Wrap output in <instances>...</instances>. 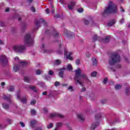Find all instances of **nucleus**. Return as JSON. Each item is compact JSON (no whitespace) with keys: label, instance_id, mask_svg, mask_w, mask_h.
I'll return each instance as SVG.
<instances>
[{"label":"nucleus","instance_id":"f257e3e1","mask_svg":"<svg viewBox=\"0 0 130 130\" xmlns=\"http://www.w3.org/2000/svg\"><path fill=\"white\" fill-rule=\"evenodd\" d=\"M75 73L76 74L74 80L76 81V84L78 83V84H80L81 86H83V82L82 81V80H85V81L88 82V80L87 76L85 74H81V69L78 68L75 71Z\"/></svg>","mask_w":130,"mask_h":130},{"label":"nucleus","instance_id":"f03ea898","mask_svg":"<svg viewBox=\"0 0 130 130\" xmlns=\"http://www.w3.org/2000/svg\"><path fill=\"white\" fill-rule=\"evenodd\" d=\"M120 61V56L117 53H114L112 54L109 60V63L110 66H109V69H110L111 71L114 72V70L111 68V66H113L116 62H119Z\"/></svg>","mask_w":130,"mask_h":130},{"label":"nucleus","instance_id":"7ed1b4c3","mask_svg":"<svg viewBox=\"0 0 130 130\" xmlns=\"http://www.w3.org/2000/svg\"><path fill=\"white\" fill-rule=\"evenodd\" d=\"M117 9H116V6L113 4V2L110 1L109 3V5L107 7L104 12V14H111L112 13H117Z\"/></svg>","mask_w":130,"mask_h":130},{"label":"nucleus","instance_id":"20e7f679","mask_svg":"<svg viewBox=\"0 0 130 130\" xmlns=\"http://www.w3.org/2000/svg\"><path fill=\"white\" fill-rule=\"evenodd\" d=\"M24 44L27 46H32L34 44V40L31 38V35L30 33H27L24 36L23 39Z\"/></svg>","mask_w":130,"mask_h":130},{"label":"nucleus","instance_id":"39448f33","mask_svg":"<svg viewBox=\"0 0 130 130\" xmlns=\"http://www.w3.org/2000/svg\"><path fill=\"white\" fill-rule=\"evenodd\" d=\"M13 50L15 52L23 53L24 51H26V46L24 45H16L13 46Z\"/></svg>","mask_w":130,"mask_h":130},{"label":"nucleus","instance_id":"423d86ee","mask_svg":"<svg viewBox=\"0 0 130 130\" xmlns=\"http://www.w3.org/2000/svg\"><path fill=\"white\" fill-rule=\"evenodd\" d=\"M64 55L67 59H70V60H73V59H74L73 57L71 56V54H73V52H69L67 49H64Z\"/></svg>","mask_w":130,"mask_h":130},{"label":"nucleus","instance_id":"0eeeda50","mask_svg":"<svg viewBox=\"0 0 130 130\" xmlns=\"http://www.w3.org/2000/svg\"><path fill=\"white\" fill-rule=\"evenodd\" d=\"M0 62L3 66L8 63V58H7V56H6V55H2L0 56Z\"/></svg>","mask_w":130,"mask_h":130},{"label":"nucleus","instance_id":"6e6552de","mask_svg":"<svg viewBox=\"0 0 130 130\" xmlns=\"http://www.w3.org/2000/svg\"><path fill=\"white\" fill-rule=\"evenodd\" d=\"M50 117L51 118H53L54 117H59V118H63L64 117V116H63V115L59 113H54L50 114Z\"/></svg>","mask_w":130,"mask_h":130},{"label":"nucleus","instance_id":"1a4fd4ad","mask_svg":"<svg viewBox=\"0 0 130 130\" xmlns=\"http://www.w3.org/2000/svg\"><path fill=\"white\" fill-rule=\"evenodd\" d=\"M19 93H20V91H18L17 92V98L18 100H20L21 102L22 103H26V101H27V97L24 96L21 99V96H20V95L19 94Z\"/></svg>","mask_w":130,"mask_h":130},{"label":"nucleus","instance_id":"9d476101","mask_svg":"<svg viewBox=\"0 0 130 130\" xmlns=\"http://www.w3.org/2000/svg\"><path fill=\"white\" fill-rule=\"evenodd\" d=\"M43 24L44 25H46V22L44 21V19L40 18L38 21L36 22V27L39 28L40 27V24Z\"/></svg>","mask_w":130,"mask_h":130},{"label":"nucleus","instance_id":"9b49d317","mask_svg":"<svg viewBox=\"0 0 130 130\" xmlns=\"http://www.w3.org/2000/svg\"><path fill=\"white\" fill-rule=\"evenodd\" d=\"M75 5H76V3L71 2L68 4V9H69V10H73L74 7H75Z\"/></svg>","mask_w":130,"mask_h":130},{"label":"nucleus","instance_id":"f8f14e48","mask_svg":"<svg viewBox=\"0 0 130 130\" xmlns=\"http://www.w3.org/2000/svg\"><path fill=\"white\" fill-rule=\"evenodd\" d=\"M77 117L80 121H84V120H85V117H84V115H83V114H78Z\"/></svg>","mask_w":130,"mask_h":130},{"label":"nucleus","instance_id":"ddd939ff","mask_svg":"<svg viewBox=\"0 0 130 130\" xmlns=\"http://www.w3.org/2000/svg\"><path fill=\"white\" fill-rule=\"evenodd\" d=\"M41 48L44 52H46V53H50V51H49V50H46L45 49L44 44H42Z\"/></svg>","mask_w":130,"mask_h":130},{"label":"nucleus","instance_id":"4468645a","mask_svg":"<svg viewBox=\"0 0 130 130\" xmlns=\"http://www.w3.org/2000/svg\"><path fill=\"white\" fill-rule=\"evenodd\" d=\"M99 124V123L98 122H94L92 123L91 126H90V130H94L96 127H97V126Z\"/></svg>","mask_w":130,"mask_h":130},{"label":"nucleus","instance_id":"2eb2a0df","mask_svg":"<svg viewBox=\"0 0 130 130\" xmlns=\"http://www.w3.org/2000/svg\"><path fill=\"white\" fill-rule=\"evenodd\" d=\"M62 125V123H61V122L56 123V127H55L54 130H59V128H60V127H61Z\"/></svg>","mask_w":130,"mask_h":130},{"label":"nucleus","instance_id":"dca6fc26","mask_svg":"<svg viewBox=\"0 0 130 130\" xmlns=\"http://www.w3.org/2000/svg\"><path fill=\"white\" fill-rule=\"evenodd\" d=\"M7 89L9 92H14L15 91V87L14 86L10 85L7 87Z\"/></svg>","mask_w":130,"mask_h":130},{"label":"nucleus","instance_id":"f3484780","mask_svg":"<svg viewBox=\"0 0 130 130\" xmlns=\"http://www.w3.org/2000/svg\"><path fill=\"white\" fill-rule=\"evenodd\" d=\"M3 99H5V100H10L12 99V95L10 94L8 95H4L3 96Z\"/></svg>","mask_w":130,"mask_h":130},{"label":"nucleus","instance_id":"a211bd4d","mask_svg":"<svg viewBox=\"0 0 130 130\" xmlns=\"http://www.w3.org/2000/svg\"><path fill=\"white\" fill-rule=\"evenodd\" d=\"M109 40H110V37L107 36L103 40V42H104V43H108V42H109Z\"/></svg>","mask_w":130,"mask_h":130},{"label":"nucleus","instance_id":"6ab92c4d","mask_svg":"<svg viewBox=\"0 0 130 130\" xmlns=\"http://www.w3.org/2000/svg\"><path fill=\"white\" fill-rule=\"evenodd\" d=\"M19 64L21 68H24L27 66V62L24 61H21L19 62Z\"/></svg>","mask_w":130,"mask_h":130},{"label":"nucleus","instance_id":"aec40b11","mask_svg":"<svg viewBox=\"0 0 130 130\" xmlns=\"http://www.w3.org/2000/svg\"><path fill=\"white\" fill-rule=\"evenodd\" d=\"M29 89L32 90L33 91H34L36 93H37L38 90H37V89H36V87H35L34 86H29Z\"/></svg>","mask_w":130,"mask_h":130},{"label":"nucleus","instance_id":"412c9836","mask_svg":"<svg viewBox=\"0 0 130 130\" xmlns=\"http://www.w3.org/2000/svg\"><path fill=\"white\" fill-rule=\"evenodd\" d=\"M60 63H61V61L59 59H57L54 62L55 66H58V64H60Z\"/></svg>","mask_w":130,"mask_h":130},{"label":"nucleus","instance_id":"4be33fe9","mask_svg":"<svg viewBox=\"0 0 130 130\" xmlns=\"http://www.w3.org/2000/svg\"><path fill=\"white\" fill-rule=\"evenodd\" d=\"M63 73H64V69H61L59 73V75L61 78H62L63 76Z\"/></svg>","mask_w":130,"mask_h":130},{"label":"nucleus","instance_id":"5701e85b","mask_svg":"<svg viewBox=\"0 0 130 130\" xmlns=\"http://www.w3.org/2000/svg\"><path fill=\"white\" fill-rule=\"evenodd\" d=\"M2 106L3 108H5V109H9V105L8 104L4 103L2 104Z\"/></svg>","mask_w":130,"mask_h":130},{"label":"nucleus","instance_id":"b1692460","mask_svg":"<svg viewBox=\"0 0 130 130\" xmlns=\"http://www.w3.org/2000/svg\"><path fill=\"white\" fill-rule=\"evenodd\" d=\"M116 21L114 20H112V21H111L108 23V26L109 27H110V26H113V25H114V23H116Z\"/></svg>","mask_w":130,"mask_h":130},{"label":"nucleus","instance_id":"393cba45","mask_svg":"<svg viewBox=\"0 0 130 130\" xmlns=\"http://www.w3.org/2000/svg\"><path fill=\"white\" fill-rule=\"evenodd\" d=\"M92 66H97V59H96V58H92Z\"/></svg>","mask_w":130,"mask_h":130},{"label":"nucleus","instance_id":"a878e982","mask_svg":"<svg viewBox=\"0 0 130 130\" xmlns=\"http://www.w3.org/2000/svg\"><path fill=\"white\" fill-rule=\"evenodd\" d=\"M24 81L26 82V83H29L30 82V77L28 76H25Z\"/></svg>","mask_w":130,"mask_h":130},{"label":"nucleus","instance_id":"bb28decb","mask_svg":"<svg viewBox=\"0 0 130 130\" xmlns=\"http://www.w3.org/2000/svg\"><path fill=\"white\" fill-rule=\"evenodd\" d=\"M67 69L68 71H73V67L71 64H68Z\"/></svg>","mask_w":130,"mask_h":130},{"label":"nucleus","instance_id":"cd10ccee","mask_svg":"<svg viewBox=\"0 0 130 130\" xmlns=\"http://www.w3.org/2000/svg\"><path fill=\"white\" fill-rule=\"evenodd\" d=\"M13 71L14 72H18V71H19V67L15 65L13 67Z\"/></svg>","mask_w":130,"mask_h":130},{"label":"nucleus","instance_id":"c85d7f7f","mask_svg":"<svg viewBox=\"0 0 130 130\" xmlns=\"http://www.w3.org/2000/svg\"><path fill=\"white\" fill-rule=\"evenodd\" d=\"M115 89H116V90H119V89H121V85L119 84H116L115 86Z\"/></svg>","mask_w":130,"mask_h":130},{"label":"nucleus","instance_id":"c756f323","mask_svg":"<svg viewBox=\"0 0 130 130\" xmlns=\"http://www.w3.org/2000/svg\"><path fill=\"white\" fill-rule=\"evenodd\" d=\"M53 36L54 38H58L59 37V35L57 32H55L53 35Z\"/></svg>","mask_w":130,"mask_h":130},{"label":"nucleus","instance_id":"7c9ffc66","mask_svg":"<svg viewBox=\"0 0 130 130\" xmlns=\"http://www.w3.org/2000/svg\"><path fill=\"white\" fill-rule=\"evenodd\" d=\"M53 126V124L52 123H51L47 125V127L49 129L50 128H52Z\"/></svg>","mask_w":130,"mask_h":130},{"label":"nucleus","instance_id":"2f4dec72","mask_svg":"<svg viewBox=\"0 0 130 130\" xmlns=\"http://www.w3.org/2000/svg\"><path fill=\"white\" fill-rule=\"evenodd\" d=\"M36 75H41V74H42V71L40 70H37L36 71Z\"/></svg>","mask_w":130,"mask_h":130},{"label":"nucleus","instance_id":"473e14b6","mask_svg":"<svg viewBox=\"0 0 130 130\" xmlns=\"http://www.w3.org/2000/svg\"><path fill=\"white\" fill-rule=\"evenodd\" d=\"M37 121L35 120H32L30 122V125L31 126H33L34 125V124H35L36 123Z\"/></svg>","mask_w":130,"mask_h":130},{"label":"nucleus","instance_id":"72a5a7b5","mask_svg":"<svg viewBox=\"0 0 130 130\" xmlns=\"http://www.w3.org/2000/svg\"><path fill=\"white\" fill-rule=\"evenodd\" d=\"M125 93L127 95H129V93H130V89L129 88H127L125 89Z\"/></svg>","mask_w":130,"mask_h":130},{"label":"nucleus","instance_id":"f704fd0d","mask_svg":"<svg viewBox=\"0 0 130 130\" xmlns=\"http://www.w3.org/2000/svg\"><path fill=\"white\" fill-rule=\"evenodd\" d=\"M96 76H97V72H93L91 73V77H96Z\"/></svg>","mask_w":130,"mask_h":130},{"label":"nucleus","instance_id":"c9c22d12","mask_svg":"<svg viewBox=\"0 0 130 130\" xmlns=\"http://www.w3.org/2000/svg\"><path fill=\"white\" fill-rule=\"evenodd\" d=\"M31 114L32 115H36V111H35L34 109L31 110Z\"/></svg>","mask_w":130,"mask_h":130},{"label":"nucleus","instance_id":"e433bc0d","mask_svg":"<svg viewBox=\"0 0 130 130\" xmlns=\"http://www.w3.org/2000/svg\"><path fill=\"white\" fill-rule=\"evenodd\" d=\"M97 39H98V36H97L96 35H94L93 37V41H97Z\"/></svg>","mask_w":130,"mask_h":130},{"label":"nucleus","instance_id":"4c0bfd02","mask_svg":"<svg viewBox=\"0 0 130 130\" xmlns=\"http://www.w3.org/2000/svg\"><path fill=\"white\" fill-rule=\"evenodd\" d=\"M66 125L69 129H72V127H71V124L70 123H67Z\"/></svg>","mask_w":130,"mask_h":130},{"label":"nucleus","instance_id":"58836bf2","mask_svg":"<svg viewBox=\"0 0 130 130\" xmlns=\"http://www.w3.org/2000/svg\"><path fill=\"white\" fill-rule=\"evenodd\" d=\"M55 87H58L60 85V83L58 81H56L54 83Z\"/></svg>","mask_w":130,"mask_h":130},{"label":"nucleus","instance_id":"ea45409f","mask_svg":"<svg viewBox=\"0 0 130 130\" xmlns=\"http://www.w3.org/2000/svg\"><path fill=\"white\" fill-rule=\"evenodd\" d=\"M68 90L70 91V92H73L74 91V88L73 87V86H69L68 87Z\"/></svg>","mask_w":130,"mask_h":130},{"label":"nucleus","instance_id":"a19ab883","mask_svg":"<svg viewBox=\"0 0 130 130\" xmlns=\"http://www.w3.org/2000/svg\"><path fill=\"white\" fill-rule=\"evenodd\" d=\"M85 56L87 58H89L90 57V56H91V54H90L89 53V52H87L86 53H85Z\"/></svg>","mask_w":130,"mask_h":130},{"label":"nucleus","instance_id":"79ce46f5","mask_svg":"<svg viewBox=\"0 0 130 130\" xmlns=\"http://www.w3.org/2000/svg\"><path fill=\"white\" fill-rule=\"evenodd\" d=\"M0 26L1 27H5L6 26V24L5 23V22L1 21L0 22Z\"/></svg>","mask_w":130,"mask_h":130},{"label":"nucleus","instance_id":"37998d69","mask_svg":"<svg viewBox=\"0 0 130 130\" xmlns=\"http://www.w3.org/2000/svg\"><path fill=\"white\" fill-rule=\"evenodd\" d=\"M84 23L85 25H88L89 23H90V22H89V20H86V19H84Z\"/></svg>","mask_w":130,"mask_h":130},{"label":"nucleus","instance_id":"c03bdc74","mask_svg":"<svg viewBox=\"0 0 130 130\" xmlns=\"http://www.w3.org/2000/svg\"><path fill=\"white\" fill-rule=\"evenodd\" d=\"M36 103V101L34 100H32L31 102H30V104L31 105H34V104H35Z\"/></svg>","mask_w":130,"mask_h":130},{"label":"nucleus","instance_id":"a18cd8bd","mask_svg":"<svg viewBox=\"0 0 130 130\" xmlns=\"http://www.w3.org/2000/svg\"><path fill=\"white\" fill-rule=\"evenodd\" d=\"M84 9L83 8H79L78 9V13H83Z\"/></svg>","mask_w":130,"mask_h":130},{"label":"nucleus","instance_id":"49530a36","mask_svg":"<svg viewBox=\"0 0 130 130\" xmlns=\"http://www.w3.org/2000/svg\"><path fill=\"white\" fill-rule=\"evenodd\" d=\"M80 61H81V60H80V59H77L76 60V64H80Z\"/></svg>","mask_w":130,"mask_h":130},{"label":"nucleus","instance_id":"de8ad7c7","mask_svg":"<svg viewBox=\"0 0 130 130\" xmlns=\"http://www.w3.org/2000/svg\"><path fill=\"white\" fill-rule=\"evenodd\" d=\"M101 117V114H99V115L95 116V118L96 119H99V118H100Z\"/></svg>","mask_w":130,"mask_h":130},{"label":"nucleus","instance_id":"09e8293b","mask_svg":"<svg viewBox=\"0 0 130 130\" xmlns=\"http://www.w3.org/2000/svg\"><path fill=\"white\" fill-rule=\"evenodd\" d=\"M51 8H52V10L50 11V13H51V14H53L54 13V9H53V6H51Z\"/></svg>","mask_w":130,"mask_h":130},{"label":"nucleus","instance_id":"8fccbe9b","mask_svg":"<svg viewBox=\"0 0 130 130\" xmlns=\"http://www.w3.org/2000/svg\"><path fill=\"white\" fill-rule=\"evenodd\" d=\"M20 125H21V126H22V127H25V123H24L23 122H20Z\"/></svg>","mask_w":130,"mask_h":130},{"label":"nucleus","instance_id":"3c124183","mask_svg":"<svg viewBox=\"0 0 130 130\" xmlns=\"http://www.w3.org/2000/svg\"><path fill=\"white\" fill-rule=\"evenodd\" d=\"M49 75H50V76H52L53 75V72L51 70L49 71Z\"/></svg>","mask_w":130,"mask_h":130},{"label":"nucleus","instance_id":"603ef678","mask_svg":"<svg viewBox=\"0 0 130 130\" xmlns=\"http://www.w3.org/2000/svg\"><path fill=\"white\" fill-rule=\"evenodd\" d=\"M103 83H104V84H106V83H107V78H105V79H104V80H103Z\"/></svg>","mask_w":130,"mask_h":130},{"label":"nucleus","instance_id":"864d4df0","mask_svg":"<svg viewBox=\"0 0 130 130\" xmlns=\"http://www.w3.org/2000/svg\"><path fill=\"white\" fill-rule=\"evenodd\" d=\"M43 111H44V113H47V111H48L47 109L46 108H44L43 109Z\"/></svg>","mask_w":130,"mask_h":130},{"label":"nucleus","instance_id":"5fc2aeb1","mask_svg":"<svg viewBox=\"0 0 130 130\" xmlns=\"http://www.w3.org/2000/svg\"><path fill=\"white\" fill-rule=\"evenodd\" d=\"M124 23V20L123 19H122L120 20V24H123Z\"/></svg>","mask_w":130,"mask_h":130},{"label":"nucleus","instance_id":"6e6d98bb","mask_svg":"<svg viewBox=\"0 0 130 130\" xmlns=\"http://www.w3.org/2000/svg\"><path fill=\"white\" fill-rule=\"evenodd\" d=\"M39 85H40V86H41V87H43V86H44V83L42 82H39Z\"/></svg>","mask_w":130,"mask_h":130},{"label":"nucleus","instance_id":"4d7b16f0","mask_svg":"<svg viewBox=\"0 0 130 130\" xmlns=\"http://www.w3.org/2000/svg\"><path fill=\"white\" fill-rule=\"evenodd\" d=\"M30 10H31V11H32V12H34V13L36 11V10H35V8H34V7H31Z\"/></svg>","mask_w":130,"mask_h":130},{"label":"nucleus","instance_id":"13d9d810","mask_svg":"<svg viewBox=\"0 0 130 130\" xmlns=\"http://www.w3.org/2000/svg\"><path fill=\"white\" fill-rule=\"evenodd\" d=\"M46 13H47V14H49V13L50 12V11H49V9L48 8H47L46 10Z\"/></svg>","mask_w":130,"mask_h":130},{"label":"nucleus","instance_id":"bf43d9fd","mask_svg":"<svg viewBox=\"0 0 130 130\" xmlns=\"http://www.w3.org/2000/svg\"><path fill=\"white\" fill-rule=\"evenodd\" d=\"M4 41H3V40H0V45H4Z\"/></svg>","mask_w":130,"mask_h":130},{"label":"nucleus","instance_id":"052dcab7","mask_svg":"<svg viewBox=\"0 0 130 130\" xmlns=\"http://www.w3.org/2000/svg\"><path fill=\"white\" fill-rule=\"evenodd\" d=\"M120 11H121L122 13H124V9H123V8L120 7Z\"/></svg>","mask_w":130,"mask_h":130},{"label":"nucleus","instance_id":"680f3d73","mask_svg":"<svg viewBox=\"0 0 130 130\" xmlns=\"http://www.w3.org/2000/svg\"><path fill=\"white\" fill-rule=\"evenodd\" d=\"M1 86H6V83L5 82L1 83Z\"/></svg>","mask_w":130,"mask_h":130},{"label":"nucleus","instance_id":"e2e57ef3","mask_svg":"<svg viewBox=\"0 0 130 130\" xmlns=\"http://www.w3.org/2000/svg\"><path fill=\"white\" fill-rule=\"evenodd\" d=\"M5 12H10V8H7V9H6Z\"/></svg>","mask_w":130,"mask_h":130},{"label":"nucleus","instance_id":"0e129e2a","mask_svg":"<svg viewBox=\"0 0 130 130\" xmlns=\"http://www.w3.org/2000/svg\"><path fill=\"white\" fill-rule=\"evenodd\" d=\"M86 90V88H83L82 89H81V91L82 92H84V91H85Z\"/></svg>","mask_w":130,"mask_h":130},{"label":"nucleus","instance_id":"69168bd1","mask_svg":"<svg viewBox=\"0 0 130 130\" xmlns=\"http://www.w3.org/2000/svg\"><path fill=\"white\" fill-rule=\"evenodd\" d=\"M120 68H121V66L120 64L118 65V66L117 67V68L120 69Z\"/></svg>","mask_w":130,"mask_h":130},{"label":"nucleus","instance_id":"338daca9","mask_svg":"<svg viewBox=\"0 0 130 130\" xmlns=\"http://www.w3.org/2000/svg\"><path fill=\"white\" fill-rule=\"evenodd\" d=\"M46 93H47L46 91H45V92H43L42 94H43V95H46Z\"/></svg>","mask_w":130,"mask_h":130},{"label":"nucleus","instance_id":"774afa93","mask_svg":"<svg viewBox=\"0 0 130 130\" xmlns=\"http://www.w3.org/2000/svg\"><path fill=\"white\" fill-rule=\"evenodd\" d=\"M55 17H56V18H59V15H55Z\"/></svg>","mask_w":130,"mask_h":130}]
</instances>
